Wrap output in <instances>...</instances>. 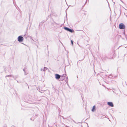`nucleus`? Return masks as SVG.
<instances>
[{"instance_id":"f257e3e1","label":"nucleus","mask_w":127,"mask_h":127,"mask_svg":"<svg viewBox=\"0 0 127 127\" xmlns=\"http://www.w3.org/2000/svg\"><path fill=\"white\" fill-rule=\"evenodd\" d=\"M119 28L120 29H124L125 28V27L124 24L121 23L119 25Z\"/></svg>"},{"instance_id":"f03ea898","label":"nucleus","mask_w":127,"mask_h":127,"mask_svg":"<svg viewBox=\"0 0 127 127\" xmlns=\"http://www.w3.org/2000/svg\"><path fill=\"white\" fill-rule=\"evenodd\" d=\"M23 39V37L21 36H19L18 38V40L19 42L22 41Z\"/></svg>"},{"instance_id":"7ed1b4c3","label":"nucleus","mask_w":127,"mask_h":127,"mask_svg":"<svg viewBox=\"0 0 127 127\" xmlns=\"http://www.w3.org/2000/svg\"><path fill=\"white\" fill-rule=\"evenodd\" d=\"M64 29L66 30L69 31L71 32H73V30L70 29L67 27H64Z\"/></svg>"},{"instance_id":"20e7f679","label":"nucleus","mask_w":127,"mask_h":127,"mask_svg":"<svg viewBox=\"0 0 127 127\" xmlns=\"http://www.w3.org/2000/svg\"><path fill=\"white\" fill-rule=\"evenodd\" d=\"M108 105L110 106L113 107L114 106L112 102H107Z\"/></svg>"},{"instance_id":"39448f33","label":"nucleus","mask_w":127,"mask_h":127,"mask_svg":"<svg viewBox=\"0 0 127 127\" xmlns=\"http://www.w3.org/2000/svg\"><path fill=\"white\" fill-rule=\"evenodd\" d=\"M55 77L56 79H59L60 78V76L58 74H56L55 75Z\"/></svg>"},{"instance_id":"423d86ee","label":"nucleus","mask_w":127,"mask_h":127,"mask_svg":"<svg viewBox=\"0 0 127 127\" xmlns=\"http://www.w3.org/2000/svg\"><path fill=\"white\" fill-rule=\"evenodd\" d=\"M95 110V106H94L93 107V108L92 110V112H94Z\"/></svg>"},{"instance_id":"0eeeda50","label":"nucleus","mask_w":127,"mask_h":127,"mask_svg":"<svg viewBox=\"0 0 127 127\" xmlns=\"http://www.w3.org/2000/svg\"><path fill=\"white\" fill-rule=\"evenodd\" d=\"M47 69V68L45 67L44 68L43 70L44 71H45Z\"/></svg>"},{"instance_id":"6e6552de","label":"nucleus","mask_w":127,"mask_h":127,"mask_svg":"<svg viewBox=\"0 0 127 127\" xmlns=\"http://www.w3.org/2000/svg\"><path fill=\"white\" fill-rule=\"evenodd\" d=\"M71 43L72 45H73V41L72 40H71Z\"/></svg>"},{"instance_id":"1a4fd4ad","label":"nucleus","mask_w":127,"mask_h":127,"mask_svg":"<svg viewBox=\"0 0 127 127\" xmlns=\"http://www.w3.org/2000/svg\"><path fill=\"white\" fill-rule=\"evenodd\" d=\"M23 71L25 72V69H23Z\"/></svg>"},{"instance_id":"9d476101","label":"nucleus","mask_w":127,"mask_h":127,"mask_svg":"<svg viewBox=\"0 0 127 127\" xmlns=\"http://www.w3.org/2000/svg\"><path fill=\"white\" fill-rule=\"evenodd\" d=\"M10 76V75H8V76Z\"/></svg>"}]
</instances>
